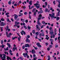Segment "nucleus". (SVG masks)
<instances>
[{"label":"nucleus","mask_w":60,"mask_h":60,"mask_svg":"<svg viewBox=\"0 0 60 60\" xmlns=\"http://www.w3.org/2000/svg\"><path fill=\"white\" fill-rule=\"evenodd\" d=\"M42 24H45V22L44 21H42Z\"/></svg>","instance_id":"obj_39"},{"label":"nucleus","mask_w":60,"mask_h":60,"mask_svg":"<svg viewBox=\"0 0 60 60\" xmlns=\"http://www.w3.org/2000/svg\"><path fill=\"white\" fill-rule=\"evenodd\" d=\"M23 55L25 57H26V56H27V58H29V56L27 55V53H24L23 54Z\"/></svg>","instance_id":"obj_4"},{"label":"nucleus","mask_w":60,"mask_h":60,"mask_svg":"<svg viewBox=\"0 0 60 60\" xmlns=\"http://www.w3.org/2000/svg\"><path fill=\"white\" fill-rule=\"evenodd\" d=\"M8 14H9V13H6V15H8Z\"/></svg>","instance_id":"obj_55"},{"label":"nucleus","mask_w":60,"mask_h":60,"mask_svg":"<svg viewBox=\"0 0 60 60\" xmlns=\"http://www.w3.org/2000/svg\"><path fill=\"white\" fill-rule=\"evenodd\" d=\"M49 16H50L51 18H52V17H54V16H55V13H52V14L51 15L50 14H49Z\"/></svg>","instance_id":"obj_5"},{"label":"nucleus","mask_w":60,"mask_h":60,"mask_svg":"<svg viewBox=\"0 0 60 60\" xmlns=\"http://www.w3.org/2000/svg\"><path fill=\"white\" fill-rule=\"evenodd\" d=\"M36 27L37 28H39V25H36Z\"/></svg>","instance_id":"obj_48"},{"label":"nucleus","mask_w":60,"mask_h":60,"mask_svg":"<svg viewBox=\"0 0 60 60\" xmlns=\"http://www.w3.org/2000/svg\"><path fill=\"white\" fill-rule=\"evenodd\" d=\"M23 27L24 28H25V29H27V27H26V26H24Z\"/></svg>","instance_id":"obj_60"},{"label":"nucleus","mask_w":60,"mask_h":60,"mask_svg":"<svg viewBox=\"0 0 60 60\" xmlns=\"http://www.w3.org/2000/svg\"><path fill=\"white\" fill-rule=\"evenodd\" d=\"M21 21H22V22H25V19H23H23H21Z\"/></svg>","instance_id":"obj_20"},{"label":"nucleus","mask_w":60,"mask_h":60,"mask_svg":"<svg viewBox=\"0 0 60 60\" xmlns=\"http://www.w3.org/2000/svg\"><path fill=\"white\" fill-rule=\"evenodd\" d=\"M52 29V28L51 27L49 28V30H50V34L51 35H52L54 33V31L53 30H52V31H51V30Z\"/></svg>","instance_id":"obj_2"},{"label":"nucleus","mask_w":60,"mask_h":60,"mask_svg":"<svg viewBox=\"0 0 60 60\" xmlns=\"http://www.w3.org/2000/svg\"><path fill=\"white\" fill-rule=\"evenodd\" d=\"M3 57L5 59V58H6V55L4 54H3Z\"/></svg>","instance_id":"obj_22"},{"label":"nucleus","mask_w":60,"mask_h":60,"mask_svg":"<svg viewBox=\"0 0 60 60\" xmlns=\"http://www.w3.org/2000/svg\"><path fill=\"white\" fill-rule=\"evenodd\" d=\"M22 32H21V33L22 35H23V33L24 34H25V32H24V31L23 30L22 31Z\"/></svg>","instance_id":"obj_12"},{"label":"nucleus","mask_w":60,"mask_h":60,"mask_svg":"<svg viewBox=\"0 0 60 60\" xmlns=\"http://www.w3.org/2000/svg\"><path fill=\"white\" fill-rule=\"evenodd\" d=\"M36 44L37 45V46H38V47H41V46L40 45V43H37Z\"/></svg>","instance_id":"obj_10"},{"label":"nucleus","mask_w":60,"mask_h":60,"mask_svg":"<svg viewBox=\"0 0 60 60\" xmlns=\"http://www.w3.org/2000/svg\"><path fill=\"white\" fill-rule=\"evenodd\" d=\"M1 47H2V48H4V47H5V45H2Z\"/></svg>","instance_id":"obj_26"},{"label":"nucleus","mask_w":60,"mask_h":60,"mask_svg":"<svg viewBox=\"0 0 60 60\" xmlns=\"http://www.w3.org/2000/svg\"><path fill=\"white\" fill-rule=\"evenodd\" d=\"M32 33H33V34H35V30H33L32 31Z\"/></svg>","instance_id":"obj_40"},{"label":"nucleus","mask_w":60,"mask_h":60,"mask_svg":"<svg viewBox=\"0 0 60 60\" xmlns=\"http://www.w3.org/2000/svg\"><path fill=\"white\" fill-rule=\"evenodd\" d=\"M49 47L50 48H52V47H53V46H52V45H50L49 46Z\"/></svg>","instance_id":"obj_42"},{"label":"nucleus","mask_w":60,"mask_h":60,"mask_svg":"<svg viewBox=\"0 0 60 60\" xmlns=\"http://www.w3.org/2000/svg\"><path fill=\"white\" fill-rule=\"evenodd\" d=\"M7 60H8L10 59H10H11V58L9 57L8 56H7Z\"/></svg>","instance_id":"obj_19"},{"label":"nucleus","mask_w":60,"mask_h":60,"mask_svg":"<svg viewBox=\"0 0 60 60\" xmlns=\"http://www.w3.org/2000/svg\"><path fill=\"white\" fill-rule=\"evenodd\" d=\"M15 17H14V18H18V15H14V16H15Z\"/></svg>","instance_id":"obj_24"},{"label":"nucleus","mask_w":60,"mask_h":60,"mask_svg":"<svg viewBox=\"0 0 60 60\" xmlns=\"http://www.w3.org/2000/svg\"><path fill=\"white\" fill-rule=\"evenodd\" d=\"M60 36H59L58 37V40H59V41L60 42V40H59V39H60Z\"/></svg>","instance_id":"obj_47"},{"label":"nucleus","mask_w":60,"mask_h":60,"mask_svg":"<svg viewBox=\"0 0 60 60\" xmlns=\"http://www.w3.org/2000/svg\"><path fill=\"white\" fill-rule=\"evenodd\" d=\"M6 25V24L4 23L3 22H2L0 24V26H4V25Z\"/></svg>","instance_id":"obj_9"},{"label":"nucleus","mask_w":60,"mask_h":60,"mask_svg":"<svg viewBox=\"0 0 60 60\" xmlns=\"http://www.w3.org/2000/svg\"><path fill=\"white\" fill-rule=\"evenodd\" d=\"M11 1H9L8 2V4L9 5H10L11 4Z\"/></svg>","instance_id":"obj_32"},{"label":"nucleus","mask_w":60,"mask_h":60,"mask_svg":"<svg viewBox=\"0 0 60 60\" xmlns=\"http://www.w3.org/2000/svg\"><path fill=\"white\" fill-rule=\"evenodd\" d=\"M12 34H11V33H10L9 34V35H12Z\"/></svg>","instance_id":"obj_58"},{"label":"nucleus","mask_w":60,"mask_h":60,"mask_svg":"<svg viewBox=\"0 0 60 60\" xmlns=\"http://www.w3.org/2000/svg\"><path fill=\"white\" fill-rule=\"evenodd\" d=\"M46 37H47L45 38V39H46L47 40H49V37H48V35H46Z\"/></svg>","instance_id":"obj_25"},{"label":"nucleus","mask_w":60,"mask_h":60,"mask_svg":"<svg viewBox=\"0 0 60 60\" xmlns=\"http://www.w3.org/2000/svg\"><path fill=\"white\" fill-rule=\"evenodd\" d=\"M7 44L8 46V47H9V48L11 47V45H10V44H9L8 43H7Z\"/></svg>","instance_id":"obj_21"},{"label":"nucleus","mask_w":60,"mask_h":60,"mask_svg":"<svg viewBox=\"0 0 60 60\" xmlns=\"http://www.w3.org/2000/svg\"><path fill=\"white\" fill-rule=\"evenodd\" d=\"M26 42H30V40H29L28 39H27L26 40Z\"/></svg>","instance_id":"obj_17"},{"label":"nucleus","mask_w":60,"mask_h":60,"mask_svg":"<svg viewBox=\"0 0 60 60\" xmlns=\"http://www.w3.org/2000/svg\"><path fill=\"white\" fill-rule=\"evenodd\" d=\"M43 13V11L42 10H41L40 11L38 12V13Z\"/></svg>","instance_id":"obj_15"},{"label":"nucleus","mask_w":60,"mask_h":60,"mask_svg":"<svg viewBox=\"0 0 60 60\" xmlns=\"http://www.w3.org/2000/svg\"><path fill=\"white\" fill-rule=\"evenodd\" d=\"M3 56V54H0V57H1V59L2 58H3V57H2Z\"/></svg>","instance_id":"obj_30"},{"label":"nucleus","mask_w":60,"mask_h":60,"mask_svg":"<svg viewBox=\"0 0 60 60\" xmlns=\"http://www.w3.org/2000/svg\"><path fill=\"white\" fill-rule=\"evenodd\" d=\"M48 59L47 60H50V56H48Z\"/></svg>","instance_id":"obj_18"},{"label":"nucleus","mask_w":60,"mask_h":60,"mask_svg":"<svg viewBox=\"0 0 60 60\" xmlns=\"http://www.w3.org/2000/svg\"><path fill=\"white\" fill-rule=\"evenodd\" d=\"M50 41H53V40L51 39H50Z\"/></svg>","instance_id":"obj_52"},{"label":"nucleus","mask_w":60,"mask_h":60,"mask_svg":"<svg viewBox=\"0 0 60 60\" xmlns=\"http://www.w3.org/2000/svg\"><path fill=\"white\" fill-rule=\"evenodd\" d=\"M7 37H9V38H10V37H11V36H10V35H8L7 36Z\"/></svg>","instance_id":"obj_44"},{"label":"nucleus","mask_w":60,"mask_h":60,"mask_svg":"<svg viewBox=\"0 0 60 60\" xmlns=\"http://www.w3.org/2000/svg\"><path fill=\"white\" fill-rule=\"evenodd\" d=\"M44 26V25H42L41 27V28H43V26Z\"/></svg>","instance_id":"obj_57"},{"label":"nucleus","mask_w":60,"mask_h":60,"mask_svg":"<svg viewBox=\"0 0 60 60\" xmlns=\"http://www.w3.org/2000/svg\"><path fill=\"white\" fill-rule=\"evenodd\" d=\"M25 46H24V45L22 47V49H25Z\"/></svg>","instance_id":"obj_53"},{"label":"nucleus","mask_w":60,"mask_h":60,"mask_svg":"<svg viewBox=\"0 0 60 60\" xmlns=\"http://www.w3.org/2000/svg\"><path fill=\"white\" fill-rule=\"evenodd\" d=\"M37 5H40V4H38V3H36L34 4V5H35V6H36V7L37 9H38V8H40V7L39 6H37Z\"/></svg>","instance_id":"obj_3"},{"label":"nucleus","mask_w":60,"mask_h":60,"mask_svg":"<svg viewBox=\"0 0 60 60\" xmlns=\"http://www.w3.org/2000/svg\"><path fill=\"white\" fill-rule=\"evenodd\" d=\"M28 20H26L25 21V22L26 23H27L28 22Z\"/></svg>","instance_id":"obj_51"},{"label":"nucleus","mask_w":60,"mask_h":60,"mask_svg":"<svg viewBox=\"0 0 60 60\" xmlns=\"http://www.w3.org/2000/svg\"><path fill=\"white\" fill-rule=\"evenodd\" d=\"M41 29L39 27L38 28H37V30H40Z\"/></svg>","instance_id":"obj_46"},{"label":"nucleus","mask_w":60,"mask_h":60,"mask_svg":"<svg viewBox=\"0 0 60 60\" xmlns=\"http://www.w3.org/2000/svg\"><path fill=\"white\" fill-rule=\"evenodd\" d=\"M1 21H4V18H2L1 19Z\"/></svg>","instance_id":"obj_41"},{"label":"nucleus","mask_w":60,"mask_h":60,"mask_svg":"<svg viewBox=\"0 0 60 60\" xmlns=\"http://www.w3.org/2000/svg\"><path fill=\"white\" fill-rule=\"evenodd\" d=\"M45 12H50V10H48V9L46 8L45 10Z\"/></svg>","instance_id":"obj_8"},{"label":"nucleus","mask_w":60,"mask_h":60,"mask_svg":"<svg viewBox=\"0 0 60 60\" xmlns=\"http://www.w3.org/2000/svg\"><path fill=\"white\" fill-rule=\"evenodd\" d=\"M8 30V31H10L11 30L10 29H9V27L8 26H7V29H6V31Z\"/></svg>","instance_id":"obj_11"},{"label":"nucleus","mask_w":60,"mask_h":60,"mask_svg":"<svg viewBox=\"0 0 60 60\" xmlns=\"http://www.w3.org/2000/svg\"><path fill=\"white\" fill-rule=\"evenodd\" d=\"M50 10H52L53 9V8L52 7H50Z\"/></svg>","instance_id":"obj_59"},{"label":"nucleus","mask_w":60,"mask_h":60,"mask_svg":"<svg viewBox=\"0 0 60 60\" xmlns=\"http://www.w3.org/2000/svg\"><path fill=\"white\" fill-rule=\"evenodd\" d=\"M4 49L5 51H6V50H8V47H7L6 49H5V48H4Z\"/></svg>","instance_id":"obj_27"},{"label":"nucleus","mask_w":60,"mask_h":60,"mask_svg":"<svg viewBox=\"0 0 60 60\" xmlns=\"http://www.w3.org/2000/svg\"><path fill=\"white\" fill-rule=\"evenodd\" d=\"M24 14H25V15H26V14H27V12H24Z\"/></svg>","instance_id":"obj_49"},{"label":"nucleus","mask_w":60,"mask_h":60,"mask_svg":"<svg viewBox=\"0 0 60 60\" xmlns=\"http://www.w3.org/2000/svg\"><path fill=\"white\" fill-rule=\"evenodd\" d=\"M42 16L41 14H40L39 15L38 18V20L37 22V24L39 25H41V23L40 22V21L39 20H40L41 19V16Z\"/></svg>","instance_id":"obj_1"},{"label":"nucleus","mask_w":60,"mask_h":60,"mask_svg":"<svg viewBox=\"0 0 60 60\" xmlns=\"http://www.w3.org/2000/svg\"><path fill=\"white\" fill-rule=\"evenodd\" d=\"M32 1H30L29 3L30 4V5H32Z\"/></svg>","instance_id":"obj_28"},{"label":"nucleus","mask_w":60,"mask_h":60,"mask_svg":"<svg viewBox=\"0 0 60 60\" xmlns=\"http://www.w3.org/2000/svg\"><path fill=\"white\" fill-rule=\"evenodd\" d=\"M33 47L34 48V49H35V50H37V49H38V48H37L35 47H34V46H33Z\"/></svg>","instance_id":"obj_38"},{"label":"nucleus","mask_w":60,"mask_h":60,"mask_svg":"<svg viewBox=\"0 0 60 60\" xmlns=\"http://www.w3.org/2000/svg\"><path fill=\"white\" fill-rule=\"evenodd\" d=\"M39 36H42V34L40 33L39 34Z\"/></svg>","instance_id":"obj_56"},{"label":"nucleus","mask_w":60,"mask_h":60,"mask_svg":"<svg viewBox=\"0 0 60 60\" xmlns=\"http://www.w3.org/2000/svg\"><path fill=\"white\" fill-rule=\"evenodd\" d=\"M13 46L14 47L13 48V51H14L15 50V49H17V47H16V45H15V44H14Z\"/></svg>","instance_id":"obj_6"},{"label":"nucleus","mask_w":60,"mask_h":60,"mask_svg":"<svg viewBox=\"0 0 60 60\" xmlns=\"http://www.w3.org/2000/svg\"><path fill=\"white\" fill-rule=\"evenodd\" d=\"M36 12H35L34 13V15L35 16V17L36 16Z\"/></svg>","instance_id":"obj_31"},{"label":"nucleus","mask_w":60,"mask_h":60,"mask_svg":"<svg viewBox=\"0 0 60 60\" xmlns=\"http://www.w3.org/2000/svg\"><path fill=\"white\" fill-rule=\"evenodd\" d=\"M31 52L33 54H34L35 53V50H32L31 51Z\"/></svg>","instance_id":"obj_14"},{"label":"nucleus","mask_w":60,"mask_h":60,"mask_svg":"<svg viewBox=\"0 0 60 60\" xmlns=\"http://www.w3.org/2000/svg\"><path fill=\"white\" fill-rule=\"evenodd\" d=\"M57 11H59V12H60V9H58V8L57 9Z\"/></svg>","instance_id":"obj_50"},{"label":"nucleus","mask_w":60,"mask_h":60,"mask_svg":"<svg viewBox=\"0 0 60 60\" xmlns=\"http://www.w3.org/2000/svg\"><path fill=\"white\" fill-rule=\"evenodd\" d=\"M36 59H37V58H34V59H33V60H36Z\"/></svg>","instance_id":"obj_63"},{"label":"nucleus","mask_w":60,"mask_h":60,"mask_svg":"<svg viewBox=\"0 0 60 60\" xmlns=\"http://www.w3.org/2000/svg\"><path fill=\"white\" fill-rule=\"evenodd\" d=\"M0 28L1 29V32H2V31H3V30L2 29V28H3V27H0Z\"/></svg>","instance_id":"obj_37"},{"label":"nucleus","mask_w":60,"mask_h":60,"mask_svg":"<svg viewBox=\"0 0 60 60\" xmlns=\"http://www.w3.org/2000/svg\"><path fill=\"white\" fill-rule=\"evenodd\" d=\"M59 19H60V18L59 17H58L56 18V20H58Z\"/></svg>","instance_id":"obj_33"},{"label":"nucleus","mask_w":60,"mask_h":60,"mask_svg":"<svg viewBox=\"0 0 60 60\" xmlns=\"http://www.w3.org/2000/svg\"><path fill=\"white\" fill-rule=\"evenodd\" d=\"M36 9V8H34L32 10V11L33 12H34L35 11V10Z\"/></svg>","instance_id":"obj_16"},{"label":"nucleus","mask_w":60,"mask_h":60,"mask_svg":"<svg viewBox=\"0 0 60 60\" xmlns=\"http://www.w3.org/2000/svg\"><path fill=\"white\" fill-rule=\"evenodd\" d=\"M53 4H56V3H55V1H54L53 2Z\"/></svg>","instance_id":"obj_62"},{"label":"nucleus","mask_w":60,"mask_h":60,"mask_svg":"<svg viewBox=\"0 0 60 60\" xmlns=\"http://www.w3.org/2000/svg\"><path fill=\"white\" fill-rule=\"evenodd\" d=\"M38 33H39L38 32H37L36 33V36H37V35H39Z\"/></svg>","instance_id":"obj_34"},{"label":"nucleus","mask_w":60,"mask_h":60,"mask_svg":"<svg viewBox=\"0 0 60 60\" xmlns=\"http://www.w3.org/2000/svg\"><path fill=\"white\" fill-rule=\"evenodd\" d=\"M48 4V3L47 2H45V6L44 5H43V8H45L46 6H47V5Z\"/></svg>","instance_id":"obj_7"},{"label":"nucleus","mask_w":60,"mask_h":60,"mask_svg":"<svg viewBox=\"0 0 60 60\" xmlns=\"http://www.w3.org/2000/svg\"><path fill=\"white\" fill-rule=\"evenodd\" d=\"M57 16H60V13L59 12H58L56 15Z\"/></svg>","instance_id":"obj_23"},{"label":"nucleus","mask_w":60,"mask_h":60,"mask_svg":"<svg viewBox=\"0 0 60 60\" xmlns=\"http://www.w3.org/2000/svg\"><path fill=\"white\" fill-rule=\"evenodd\" d=\"M58 3H59V4H58V7H59L60 8V0H58Z\"/></svg>","instance_id":"obj_13"},{"label":"nucleus","mask_w":60,"mask_h":60,"mask_svg":"<svg viewBox=\"0 0 60 60\" xmlns=\"http://www.w3.org/2000/svg\"><path fill=\"white\" fill-rule=\"evenodd\" d=\"M28 30H30L31 29V27L29 26H28Z\"/></svg>","instance_id":"obj_35"},{"label":"nucleus","mask_w":60,"mask_h":60,"mask_svg":"<svg viewBox=\"0 0 60 60\" xmlns=\"http://www.w3.org/2000/svg\"><path fill=\"white\" fill-rule=\"evenodd\" d=\"M15 24H19V22H15Z\"/></svg>","instance_id":"obj_61"},{"label":"nucleus","mask_w":60,"mask_h":60,"mask_svg":"<svg viewBox=\"0 0 60 60\" xmlns=\"http://www.w3.org/2000/svg\"><path fill=\"white\" fill-rule=\"evenodd\" d=\"M54 31L55 32H56V31H57V30H56V29L55 28L54 30Z\"/></svg>","instance_id":"obj_43"},{"label":"nucleus","mask_w":60,"mask_h":60,"mask_svg":"<svg viewBox=\"0 0 60 60\" xmlns=\"http://www.w3.org/2000/svg\"><path fill=\"white\" fill-rule=\"evenodd\" d=\"M29 45H28V44H26L25 45V47H29Z\"/></svg>","instance_id":"obj_29"},{"label":"nucleus","mask_w":60,"mask_h":60,"mask_svg":"<svg viewBox=\"0 0 60 60\" xmlns=\"http://www.w3.org/2000/svg\"><path fill=\"white\" fill-rule=\"evenodd\" d=\"M19 37L18 38V40L19 41L20 40V38H21V36H19Z\"/></svg>","instance_id":"obj_36"},{"label":"nucleus","mask_w":60,"mask_h":60,"mask_svg":"<svg viewBox=\"0 0 60 60\" xmlns=\"http://www.w3.org/2000/svg\"><path fill=\"white\" fill-rule=\"evenodd\" d=\"M3 40H1V44H3Z\"/></svg>","instance_id":"obj_45"},{"label":"nucleus","mask_w":60,"mask_h":60,"mask_svg":"<svg viewBox=\"0 0 60 60\" xmlns=\"http://www.w3.org/2000/svg\"><path fill=\"white\" fill-rule=\"evenodd\" d=\"M42 36H44V34L43 33L42 34Z\"/></svg>","instance_id":"obj_64"},{"label":"nucleus","mask_w":60,"mask_h":60,"mask_svg":"<svg viewBox=\"0 0 60 60\" xmlns=\"http://www.w3.org/2000/svg\"><path fill=\"white\" fill-rule=\"evenodd\" d=\"M23 12V11H22V10H21L20 11V12H19V14H21V12Z\"/></svg>","instance_id":"obj_54"}]
</instances>
